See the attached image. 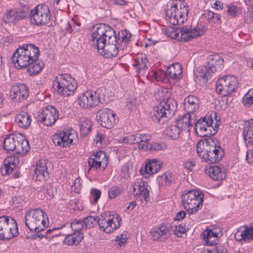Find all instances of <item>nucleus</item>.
Here are the masks:
<instances>
[{
	"label": "nucleus",
	"mask_w": 253,
	"mask_h": 253,
	"mask_svg": "<svg viewBox=\"0 0 253 253\" xmlns=\"http://www.w3.org/2000/svg\"><path fill=\"white\" fill-rule=\"evenodd\" d=\"M119 39L114 29L105 24L96 25L91 34V43L106 58L117 56L120 50Z\"/></svg>",
	"instance_id": "nucleus-1"
},
{
	"label": "nucleus",
	"mask_w": 253,
	"mask_h": 253,
	"mask_svg": "<svg viewBox=\"0 0 253 253\" xmlns=\"http://www.w3.org/2000/svg\"><path fill=\"white\" fill-rule=\"evenodd\" d=\"M39 55L40 51L37 46L33 44H24L13 53L12 62L16 68L28 67L29 75H36L40 73L44 67L43 62L39 60Z\"/></svg>",
	"instance_id": "nucleus-2"
},
{
	"label": "nucleus",
	"mask_w": 253,
	"mask_h": 253,
	"mask_svg": "<svg viewBox=\"0 0 253 253\" xmlns=\"http://www.w3.org/2000/svg\"><path fill=\"white\" fill-rule=\"evenodd\" d=\"M177 109V103L171 97L165 98L151 113L152 121L163 124L174 114Z\"/></svg>",
	"instance_id": "nucleus-3"
},
{
	"label": "nucleus",
	"mask_w": 253,
	"mask_h": 253,
	"mask_svg": "<svg viewBox=\"0 0 253 253\" xmlns=\"http://www.w3.org/2000/svg\"><path fill=\"white\" fill-rule=\"evenodd\" d=\"M25 224L31 231L39 233L48 225V217L44 211L41 209L31 210L25 215Z\"/></svg>",
	"instance_id": "nucleus-4"
},
{
	"label": "nucleus",
	"mask_w": 253,
	"mask_h": 253,
	"mask_svg": "<svg viewBox=\"0 0 253 253\" xmlns=\"http://www.w3.org/2000/svg\"><path fill=\"white\" fill-rule=\"evenodd\" d=\"M188 6L184 1L180 4L178 8L176 4L170 1L165 8L166 18L173 25L184 23L188 19Z\"/></svg>",
	"instance_id": "nucleus-5"
},
{
	"label": "nucleus",
	"mask_w": 253,
	"mask_h": 253,
	"mask_svg": "<svg viewBox=\"0 0 253 253\" xmlns=\"http://www.w3.org/2000/svg\"><path fill=\"white\" fill-rule=\"evenodd\" d=\"M207 62L205 67L200 70L196 76L195 80L206 83L216 72H220L224 68V60L218 54H211L207 57Z\"/></svg>",
	"instance_id": "nucleus-6"
},
{
	"label": "nucleus",
	"mask_w": 253,
	"mask_h": 253,
	"mask_svg": "<svg viewBox=\"0 0 253 253\" xmlns=\"http://www.w3.org/2000/svg\"><path fill=\"white\" fill-rule=\"evenodd\" d=\"M197 153L203 160L209 163H214L219 162L224 156V152L220 146L215 144L208 143L206 141L202 144L197 145Z\"/></svg>",
	"instance_id": "nucleus-7"
},
{
	"label": "nucleus",
	"mask_w": 253,
	"mask_h": 253,
	"mask_svg": "<svg viewBox=\"0 0 253 253\" xmlns=\"http://www.w3.org/2000/svg\"><path fill=\"white\" fill-rule=\"evenodd\" d=\"M216 122L214 126H212L213 120L212 114L206 115L204 118L198 120L195 124L194 130L197 134L200 137H208L216 133L220 125L219 120H217L216 112L213 113Z\"/></svg>",
	"instance_id": "nucleus-8"
},
{
	"label": "nucleus",
	"mask_w": 253,
	"mask_h": 253,
	"mask_svg": "<svg viewBox=\"0 0 253 253\" xmlns=\"http://www.w3.org/2000/svg\"><path fill=\"white\" fill-rule=\"evenodd\" d=\"M203 198V193L196 190L184 192L181 196L182 205L189 214L197 212L202 207Z\"/></svg>",
	"instance_id": "nucleus-9"
},
{
	"label": "nucleus",
	"mask_w": 253,
	"mask_h": 253,
	"mask_svg": "<svg viewBox=\"0 0 253 253\" xmlns=\"http://www.w3.org/2000/svg\"><path fill=\"white\" fill-rule=\"evenodd\" d=\"M53 85L56 87L58 93L64 96L73 94L77 87L74 79L68 74L58 75L54 81Z\"/></svg>",
	"instance_id": "nucleus-10"
},
{
	"label": "nucleus",
	"mask_w": 253,
	"mask_h": 253,
	"mask_svg": "<svg viewBox=\"0 0 253 253\" xmlns=\"http://www.w3.org/2000/svg\"><path fill=\"white\" fill-rule=\"evenodd\" d=\"M18 235V225L15 219L8 216H0V239L7 241Z\"/></svg>",
	"instance_id": "nucleus-11"
},
{
	"label": "nucleus",
	"mask_w": 253,
	"mask_h": 253,
	"mask_svg": "<svg viewBox=\"0 0 253 253\" xmlns=\"http://www.w3.org/2000/svg\"><path fill=\"white\" fill-rule=\"evenodd\" d=\"M50 11L48 6L40 4L32 9L28 15L29 20L35 26L46 25L50 20Z\"/></svg>",
	"instance_id": "nucleus-12"
},
{
	"label": "nucleus",
	"mask_w": 253,
	"mask_h": 253,
	"mask_svg": "<svg viewBox=\"0 0 253 253\" xmlns=\"http://www.w3.org/2000/svg\"><path fill=\"white\" fill-rule=\"evenodd\" d=\"M105 89L99 88L95 91H87L82 94L78 98V103L83 108L90 109L102 103Z\"/></svg>",
	"instance_id": "nucleus-13"
},
{
	"label": "nucleus",
	"mask_w": 253,
	"mask_h": 253,
	"mask_svg": "<svg viewBox=\"0 0 253 253\" xmlns=\"http://www.w3.org/2000/svg\"><path fill=\"white\" fill-rule=\"evenodd\" d=\"M166 32L169 34L168 36L171 38H174L184 42H187L191 40L195 37L202 36L204 32L198 27L186 25L182 26L179 28V32H177L176 30L174 31L171 27L167 29Z\"/></svg>",
	"instance_id": "nucleus-14"
},
{
	"label": "nucleus",
	"mask_w": 253,
	"mask_h": 253,
	"mask_svg": "<svg viewBox=\"0 0 253 253\" xmlns=\"http://www.w3.org/2000/svg\"><path fill=\"white\" fill-rule=\"evenodd\" d=\"M238 86V80L234 76H224L216 83V91L219 94L226 96L231 94Z\"/></svg>",
	"instance_id": "nucleus-15"
},
{
	"label": "nucleus",
	"mask_w": 253,
	"mask_h": 253,
	"mask_svg": "<svg viewBox=\"0 0 253 253\" xmlns=\"http://www.w3.org/2000/svg\"><path fill=\"white\" fill-rule=\"evenodd\" d=\"M59 112L57 109L51 105L43 108L37 117L38 122L47 126L54 125L58 119Z\"/></svg>",
	"instance_id": "nucleus-16"
},
{
	"label": "nucleus",
	"mask_w": 253,
	"mask_h": 253,
	"mask_svg": "<svg viewBox=\"0 0 253 253\" xmlns=\"http://www.w3.org/2000/svg\"><path fill=\"white\" fill-rule=\"evenodd\" d=\"M97 221L100 230L109 233L120 226L121 219L118 214H109L104 218L98 217Z\"/></svg>",
	"instance_id": "nucleus-17"
},
{
	"label": "nucleus",
	"mask_w": 253,
	"mask_h": 253,
	"mask_svg": "<svg viewBox=\"0 0 253 253\" xmlns=\"http://www.w3.org/2000/svg\"><path fill=\"white\" fill-rule=\"evenodd\" d=\"M116 114L108 108H104L99 110L97 113L96 118L102 126L111 128L117 122Z\"/></svg>",
	"instance_id": "nucleus-18"
},
{
	"label": "nucleus",
	"mask_w": 253,
	"mask_h": 253,
	"mask_svg": "<svg viewBox=\"0 0 253 253\" xmlns=\"http://www.w3.org/2000/svg\"><path fill=\"white\" fill-rule=\"evenodd\" d=\"M76 133L74 130L60 131L52 136L54 144L60 147H69L73 144Z\"/></svg>",
	"instance_id": "nucleus-19"
},
{
	"label": "nucleus",
	"mask_w": 253,
	"mask_h": 253,
	"mask_svg": "<svg viewBox=\"0 0 253 253\" xmlns=\"http://www.w3.org/2000/svg\"><path fill=\"white\" fill-rule=\"evenodd\" d=\"M29 95V88L25 84L16 83L11 85L10 96L13 101L21 102L26 99Z\"/></svg>",
	"instance_id": "nucleus-20"
},
{
	"label": "nucleus",
	"mask_w": 253,
	"mask_h": 253,
	"mask_svg": "<svg viewBox=\"0 0 253 253\" xmlns=\"http://www.w3.org/2000/svg\"><path fill=\"white\" fill-rule=\"evenodd\" d=\"M28 12L27 7L11 9L4 15L3 20L4 23H15L26 17Z\"/></svg>",
	"instance_id": "nucleus-21"
},
{
	"label": "nucleus",
	"mask_w": 253,
	"mask_h": 253,
	"mask_svg": "<svg viewBox=\"0 0 253 253\" xmlns=\"http://www.w3.org/2000/svg\"><path fill=\"white\" fill-rule=\"evenodd\" d=\"M148 184L141 179H137L132 185V192L134 196L145 201L149 199V191L148 190Z\"/></svg>",
	"instance_id": "nucleus-22"
},
{
	"label": "nucleus",
	"mask_w": 253,
	"mask_h": 253,
	"mask_svg": "<svg viewBox=\"0 0 253 253\" xmlns=\"http://www.w3.org/2000/svg\"><path fill=\"white\" fill-rule=\"evenodd\" d=\"M51 163L46 160H40L37 163L35 168V175L33 177L36 176V179L39 178V180L44 179L49 175L48 169L51 168Z\"/></svg>",
	"instance_id": "nucleus-23"
},
{
	"label": "nucleus",
	"mask_w": 253,
	"mask_h": 253,
	"mask_svg": "<svg viewBox=\"0 0 253 253\" xmlns=\"http://www.w3.org/2000/svg\"><path fill=\"white\" fill-rule=\"evenodd\" d=\"M162 168L161 162L157 159H152L146 164L144 168H141L140 172L145 177L158 172Z\"/></svg>",
	"instance_id": "nucleus-24"
},
{
	"label": "nucleus",
	"mask_w": 253,
	"mask_h": 253,
	"mask_svg": "<svg viewBox=\"0 0 253 253\" xmlns=\"http://www.w3.org/2000/svg\"><path fill=\"white\" fill-rule=\"evenodd\" d=\"M170 229L171 226L170 225L162 223L158 226L153 228L150 232L154 240L165 241L168 239V237L166 236Z\"/></svg>",
	"instance_id": "nucleus-25"
},
{
	"label": "nucleus",
	"mask_w": 253,
	"mask_h": 253,
	"mask_svg": "<svg viewBox=\"0 0 253 253\" xmlns=\"http://www.w3.org/2000/svg\"><path fill=\"white\" fill-rule=\"evenodd\" d=\"M20 164L19 158L15 156L7 157L4 161V164L1 168L2 175L10 174Z\"/></svg>",
	"instance_id": "nucleus-26"
},
{
	"label": "nucleus",
	"mask_w": 253,
	"mask_h": 253,
	"mask_svg": "<svg viewBox=\"0 0 253 253\" xmlns=\"http://www.w3.org/2000/svg\"><path fill=\"white\" fill-rule=\"evenodd\" d=\"M219 233V228H206L203 234V239L204 244L207 246L215 245Z\"/></svg>",
	"instance_id": "nucleus-27"
},
{
	"label": "nucleus",
	"mask_w": 253,
	"mask_h": 253,
	"mask_svg": "<svg viewBox=\"0 0 253 253\" xmlns=\"http://www.w3.org/2000/svg\"><path fill=\"white\" fill-rule=\"evenodd\" d=\"M200 104L199 98L194 95H189L185 97L183 101L184 109L189 114L197 111L199 109Z\"/></svg>",
	"instance_id": "nucleus-28"
},
{
	"label": "nucleus",
	"mask_w": 253,
	"mask_h": 253,
	"mask_svg": "<svg viewBox=\"0 0 253 253\" xmlns=\"http://www.w3.org/2000/svg\"><path fill=\"white\" fill-rule=\"evenodd\" d=\"M206 172L214 180H221L226 177L225 169L217 166H212L207 169Z\"/></svg>",
	"instance_id": "nucleus-29"
},
{
	"label": "nucleus",
	"mask_w": 253,
	"mask_h": 253,
	"mask_svg": "<svg viewBox=\"0 0 253 253\" xmlns=\"http://www.w3.org/2000/svg\"><path fill=\"white\" fill-rule=\"evenodd\" d=\"M133 65L138 73L145 72L149 66L147 56L145 54H140L134 59Z\"/></svg>",
	"instance_id": "nucleus-30"
},
{
	"label": "nucleus",
	"mask_w": 253,
	"mask_h": 253,
	"mask_svg": "<svg viewBox=\"0 0 253 253\" xmlns=\"http://www.w3.org/2000/svg\"><path fill=\"white\" fill-rule=\"evenodd\" d=\"M182 67L179 63L170 65L167 69L166 75L173 80H179L182 78Z\"/></svg>",
	"instance_id": "nucleus-31"
},
{
	"label": "nucleus",
	"mask_w": 253,
	"mask_h": 253,
	"mask_svg": "<svg viewBox=\"0 0 253 253\" xmlns=\"http://www.w3.org/2000/svg\"><path fill=\"white\" fill-rule=\"evenodd\" d=\"M191 116L186 113L180 117L175 122V124L182 131L189 132L192 126Z\"/></svg>",
	"instance_id": "nucleus-32"
},
{
	"label": "nucleus",
	"mask_w": 253,
	"mask_h": 253,
	"mask_svg": "<svg viewBox=\"0 0 253 253\" xmlns=\"http://www.w3.org/2000/svg\"><path fill=\"white\" fill-rule=\"evenodd\" d=\"M84 238L83 232H75L66 236L63 243L65 245L72 246L73 245H78L83 240Z\"/></svg>",
	"instance_id": "nucleus-33"
},
{
	"label": "nucleus",
	"mask_w": 253,
	"mask_h": 253,
	"mask_svg": "<svg viewBox=\"0 0 253 253\" xmlns=\"http://www.w3.org/2000/svg\"><path fill=\"white\" fill-rule=\"evenodd\" d=\"M84 238L83 232H75L66 236L63 243L65 245L72 246L73 245H78L83 240Z\"/></svg>",
	"instance_id": "nucleus-34"
},
{
	"label": "nucleus",
	"mask_w": 253,
	"mask_h": 253,
	"mask_svg": "<svg viewBox=\"0 0 253 253\" xmlns=\"http://www.w3.org/2000/svg\"><path fill=\"white\" fill-rule=\"evenodd\" d=\"M84 238L83 232H75L66 236L63 243L65 245L72 246L73 245H78L83 240Z\"/></svg>",
	"instance_id": "nucleus-35"
},
{
	"label": "nucleus",
	"mask_w": 253,
	"mask_h": 253,
	"mask_svg": "<svg viewBox=\"0 0 253 253\" xmlns=\"http://www.w3.org/2000/svg\"><path fill=\"white\" fill-rule=\"evenodd\" d=\"M19 136L14 134H10L4 139L3 143V147L7 152L14 151L16 148V144L18 141Z\"/></svg>",
	"instance_id": "nucleus-36"
},
{
	"label": "nucleus",
	"mask_w": 253,
	"mask_h": 253,
	"mask_svg": "<svg viewBox=\"0 0 253 253\" xmlns=\"http://www.w3.org/2000/svg\"><path fill=\"white\" fill-rule=\"evenodd\" d=\"M249 125L244 128L243 135V138L247 146L253 145V119H250L248 121Z\"/></svg>",
	"instance_id": "nucleus-37"
},
{
	"label": "nucleus",
	"mask_w": 253,
	"mask_h": 253,
	"mask_svg": "<svg viewBox=\"0 0 253 253\" xmlns=\"http://www.w3.org/2000/svg\"><path fill=\"white\" fill-rule=\"evenodd\" d=\"M15 122L22 128L28 127L31 123V116L28 113L22 112L15 117Z\"/></svg>",
	"instance_id": "nucleus-38"
},
{
	"label": "nucleus",
	"mask_w": 253,
	"mask_h": 253,
	"mask_svg": "<svg viewBox=\"0 0 253 253\" xmlns=\"http://www.w3.org/2000/svg\"><path fill=\"white\" fill-rule=\"evenodd\" d=\"M18 140V143L16 144V148L14 151H15V153L17 154L23 156L30 149L29 142L26 139L23 138L20 136H19Z\"/></svg>",
	"instance_id": "nucleus-39"
},
{
	"label": "nucleus",
	"mask_w": 253,
	"mask_h": 253,
	"mask_svg": "<svg viewBox=\"0 0 253 253\" xmlns=\"http://www.w3.org/2000/svg\"><path fill=\"white\" fill-rule=\"evenodd\" d=\"M158 180L163 186L169 185L175 182V175L170 172L166 171L158 177Z\"/></svg>",
	"instance_id": "nucleus-40"
},
{
	"label": "nucleus",
	"mask_w": 253,
	"mask_h": 253,
	"mask_svg": "<svg viewBox=\"0 0 253 253\" xmlns=\"http://www.w3.org/2000/svg\"><path fill=\"white\" fill-rule=\"evenodd\" d=\"M181 131H182L175 124L168 126L165 130V134L172 139L178 138L180 136Z\"/></svg>",
	"instance_id": "nucleus-41"
},
{
	"label": "nucleus",
	"mask_w": 253,
	"mask_h": 253,
	"mask_svg": "<svg viewBox=\"0 0 253 253\" xmlns=\"http://www.w3.org/2000/svg\"><path fill=\"white\" fill-rule=\"evenodd\" d=\"M79 127L81 134L84 136H86L90 132L92 124L89 120L82 119L80 121Z\"/></svg>",
	"instance_id": "nucleus-42"
},
{
	"label": "nucleus",
	"mask_w": 253,
	"mask_h": 253,
	"mask_svg": "<svg viewBox=\"0 0 253 253\" xmlns=\"http://www.w3.org/2000/svg\"><path fill=\"white\" fill-rule=\"evenodd\" d=\"M90 158H94L95 160L101 162V164H103L102 169H104L108 165V158L106 157V153L104 151H99L94 153Z\"/></svg>",
	"instance_id": "nucleus-43"
},
{
	"label": "nucleus",
	"mask_w": 253,
	"mask_h": 253,
	"mask_svg": "<svg viewBox=\"0 0 253 253\" xmlns=\"http://www.w3.org/2000/svg\"><path fill=\"white\" fill-rule=\"evenodd\" d=\"M98 217L88 216L84 218L83 221L85 228H91L97 224Z\"/></svg>",
	"instance_id": "nucleus-44"
},
{
	"label": "nucleus",
	"mask_w": 253,
	"mask_h": 253,
	"mask_svg": "<svg viewBox=\"0 0 253 253\" xmlns=\"http://www.w3.org/2000/svg\"><path fill=\"white\" fill-rule=\"evenodd\" d=\"M87 165L88 167V171L91 169L97 170L102 168L103 164L101 162L95 160L94 158H89L87 160Z\"/></svg>",
	"instance_id": "nucleus-45"
},
{
	"label": "nucleus",
	"mask_w": 253,
	"mask_h": 253,
	"mask_svg": "<svg viewBox=\"0 0 253 253\" xmlns=\"http://www.w3.org/2000/svg\"><path fill=\"white\" fill-rule=\"evenodd\" d=\"M84 226V222L82 220H74L70 225L72 231L75 232H83L82 229Z\"/></svg>",
	"instance_id": "nucleus-46"
},
{
	"label": "nucleus",
	"mask_w": 253,
	"mask_h": 253,
	"mask_svg": "<svg viewBox=\"0 0 253 253\" xmlns=\"http://www.w3.org/2000/svg\"><path fill=\"white\" fill-rule=\"evenodd\" d=\"M128 239V235L127 232H124L120 236L118 235L115 239V241L117 242V245L121 248L124 247L126 243V241Z\"/></svg>",
	"instance_id": "nucleus-47"
},
{
	"label": "nucleus",
	"mask_w": 253,
	"mask_h": 253,
	"mask_svg": "<svg viewBox=\"0 0 253 253\" xmlns=\"http://www.w3.org/2000/svg\"><path fill=\"white\" fill-rule=\"evenodd\" d=\"M122 191V189L118 186H113L108 191V196L110 199H114L119 196Z\"/></svg>",
	"instance_id": "nucleus-48"
},
{
	"label": "nucleus",
	"mask_w": 253,
	"mask_h": 253,
	"mask_svg": "<svg viewBox=\"0 0 253 253\" xmlns=\"http://www.w3.org/2000/svg\"><path fill=\"white\" fill-rule=\"evenodd\" d=\"M245 230L244 235L245 236L246 241H251L253 240V226L247 225L244 226Z\"/></svg>",
	"instance_id": "nucleus-49"
},
{
	"label": "nucleus",
	"mask_w": 253,
	"mask_h": 253,
	"mask_svg": "<svg viewBox=\"0 0 253 253\" xmlns=\"http://www.w3.org/2000/svg\"><path fill=\"white\" fill-rule=\"evenodd\" d=\"M242 102L244 105L247 107H250L253 104V96L249 91L243 97Z\"/></svg>",
	"instance_id": "nucleus-50"
},
{
	"label": "nucleus",
	"mask_w": 253,
	"mask_h": 253,
	"mask_svg": "<svg viewBox=\"0 0 253 253\" xmlns=\"http://www.w3.org/2000/svg\"><path fill=\"white\" fill-rule=\"evenodd\" d=\"M120 36L122 39V41H121L119 38H118L120 40L119 41V42L120 43V47H121V44L122 43V42H124L125 43H127L130 41L131 34L129 32H127L126 30L122 31L121 35Z\"/></svg>",
	"instance_id": "nucleus-51"
},
{
	"label": "nucleus",
	"mask_w": 253,
	"mask_h": 253,
	"mask_svg": "<svg viewBox=\"0 0 253 253\" xmlns=\"http://www.w3.org/2000/svg\"><path fill=\"white\" fill-rule=\"evenodd\" d=\"M151 138V136L148 134H136V140L137 143H147Z\"/></svg>",
	"instance_id": "nucleus-52"
},
{
	"label": "nucleus",
	"mask_w": 253,
	"mask_h": 253,
	"mask_svg": "<svg viewBox=\"0 0 253 253\" xmlns=\"http://www.w3.org/2000/svg\"><path fill=\"white\" fill-rule=\"evenodd\" d=\"M123 142L129 144H133L137 143L136 140V134L129 135L124 137Z\"/></svg>",
	"instance_id": "nucleus-53"
},
{
	"label": "nucleus",
	"mask_w": 253,
	"mask_h": 253,
	"mask_svg": "<svg viewBox=\"0 0 253 253\" xmlns=\"http://www.w3.org/2000/svg\"><path fill=\"white\" fill-rule=\"evenodd\" d=\"M90 194L93 201L96 203L100 198L101 192L98 189L93 188L91 189Z\"/></svg>",
	"instance_id": "nucleus-54"
},
{
	"label": "nucleus",
	"mask_w": 253,
	"mask_h": 253,
	"mask_svg": "<svg viewBox=\"0 0 253 253\" xmlns=\"http://www.w3.org/2000/svg\"><path fill=\"white\" fill-rule=\"evenodd\" d=\"M208 253H227V250L225 247L218 246L211 250H208Z\"/></svg>",
	"instance_id": "nucleus-55"
},
{
	"label": "nucleus",
	"mask_w": 253,
	"mask_h": 253,
	"mask_svg": "<svg viewBox=\"0 0 253 253\" xmlns=\"http://www.w3.org/2000/svg\"><path fill=\"white\" fill-rule=\"evenodd\" d=\"M77 26L79 25L76 24L75 21L72 20L68 23L66 27V31L68 33H71L75 31Z\"/></svg>",
	"instance_id": "nucleus-56"
},
{
	"label": "nucleus",
	"mask_w": 253,
	"mask_h": 253,
	"mask_svg": "<svg viewBox=\"0 0 253 253\" xmlns=\"http://www.w3.org/2000/svg\"><path fill=\"white\" fill-rule=\"evenodd\" d=\"M227 12L232 17H235L237 13V8L234 5H229Z\"/></svg>",
	"instance_id": "nucleus-57"
},
{
	"label": "nucleus",
	"mask_w": 253,
	"mask_h": 253,
	"mask_svg": "<svg viewBox=\"0 0 253 253\" xmlns=\"http://www.w3.org/2000/svg\"><path fill=\"white\" fill-rule=\"evenodd\" d=\"M195 165V161L193 160H188L183 163L184 167L188 170L191 171Z\"/></svg>",
	"instance_id": "nucleus-58"
},
{
	"label": "nucleus",
	"mask_w": 253,
	"mask_h": 253,
	"mask_svg": "<svg viewBox=\"0 0 253 253\" xmlns=\"http://www.w3.org/2000/svg\"><path fill=\"white\" fill-rule=\"evenodd\" d=\"M234 238L236 240L238 241L242 240L246 241L245 236L244 235V231L243 230L237 231L234 235Z\"/></svg>",
	"instance_id": "nucleus-59"
},
{
	"label": "nucleus",
	"mask_w": 253,
	"mask_h": 253,
	"mask_svg": "<svg viewBox=\"0 0 253 253\" xmlns=\"http://www.w3.org/2000/svg\"><path fill=\"white\" fill-rule=\"evenodd\" d=\"M149 150L154 151H160L162 150L163 146L162 144L158 143H153L149 144Z\"/></svg>",
	"instance_id": "nucleus-60"
},
{
	"label": "nucleus",
	"mask_w": 253,
	"mask_h": 253,
	"mask_svg": "<svg viewBox=\"0 0 253 253\" xmlns=\"http://www.w3.org/2000/svg\"><path fill=\"white\" fill-rule=\"evenodd\" d=\"M121 172L123 174V176L125 178H127L130 176V171H129V168L127 166H124L121 169Z\"/></svg>",
	"instance_id": "nucleus-61"
},
{
	"label": "nucleus",
	"mask_w": 253,
	"mask_h": 253,
	"mask_svg": "<svg viewBox=\"0 0 253 253\" xmlns=\"http://www.w3.org/2000/svg\"><path fill=\"white\" fill-rule=\"evenodd\" d=\"M186 229L185 227L181 226V225H179L178 226H176L175 228L173 231V233L174 235L178 236L179 233H185Z\"/></svg>",
	"instance_id": "nucleus-62"
},
{
	"label": "nucleus",
	"mask_w": 253,
	"mask_h": 253,
	"mask_svg": "<svg viewBox=\"0 0 253 253\" xmlns=\"http://www.w3.org/2000/svg\"><path fill=\"white\" fill-rule=\"evenodd\" d=\"M246 160L249 163L253 164V150H250L247 152Z\"/></svg>",
	"instance_id": "nucleus-63"
},
{
	"label": "nucleus",
	"mask_w": 253,
	"mask_h": 253,
	"mask_svg": "<svg viewBox=\"0 0 253 253\" xmlns=\"http://www.w3.org/2000/svg\"><path fill=\"white\" fill-rule=\"evenodd\" d=\"M186 215V213L184 211H179L174 217L175 220H180L183 219Z\"/></svg>",
	"instance_id": "nucleus-64"
}]
</instances>
